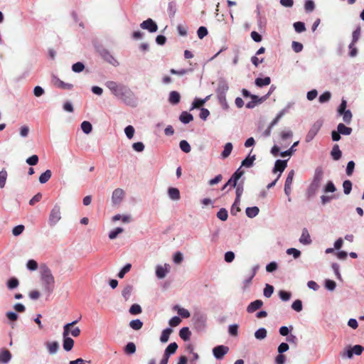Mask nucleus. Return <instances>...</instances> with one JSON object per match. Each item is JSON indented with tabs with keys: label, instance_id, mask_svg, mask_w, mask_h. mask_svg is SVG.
<instances>
[{
	"label": "nucleus",
	"instance_id": "0e129e2a",
	"mask_svg": "<svg viewBox=\"0 0 364 364\" xmlns=\"http://www.w3.org/2000/svg\"><path fill=\"white\" fill-rule=\"evenodd\" d=\"M38 162V156L37 155H32L26 159V163L31 166H35Z\"/></svg>",
	"mask_w": 364,
	"mask_h": 364
},
{
	"label": "nucleus",
	"instance_id": "b1692460",
	"mask_svg": "<svg viewBox=\"0 0 364 364\" xmlns=\"http://www.w3.org/2000/svg\"><path fill=\"white\" fill-rule=\"evenodd\" d=\"M271 82V79L269 77H265L264 78L258 77L255 80V85L258 87H263L266 85H269Z\"/></svg>",
	"mask_w": 364,
	"mask_h": 364
},
{
	"label": "nucleus",
	"instance_id": "c03bdc74",
	"mask_svg": "<svg viewBox=\"0 0 364 364\" xmlns=\"http://www.w3.org/2000/svg\"><path fill=\"white\" fill-rule=\"evenodd\" d=\"M294 28L297 33H301L306 30L305 24L301 21L294 23Z\"/></svg>",
	"mask_w": 364,
	"mask_h": 364
},
{
	"label": "nucleus",
	"instance_id": "72a5a7b5",
	"mask_svg": "<svg viewBox=\"0 0 364 364\" xmlns=\"http://www.w3.org/2000/svg\"><path fill=\"white\" fill-rule=\"evenodd\" d=\"M360 35V28H357L353 32V41L349 46V48H352L353 46L355 45V43L358 40Z\"/></svg>",
	"mask_w": 364,
	"mask_h": 364
},
{
	"label": "nucleus",
	"instance_id": "bb28decb",
	"mask_svg": "<svg viewBox=\"0 0 364 364\" xmlns=\"http://www.w3.org/2000/svg\"><path fill=\"white\" fill-rule=\"evenodd\" d=\"M172 331H173L172 329L170 328H167L164 329L161 333V335L160 337V341L162 343H166L168 341L169 336H170L171 333H172Z\"/></svg>",
	"mask_w": 364,
	"mask_h": 364
},
{
	"label": "nucleus",
	"instance_id": "412c9836",
	"mask_svg": "<svg viewBox=\"0 0 364 364\" xmlns=\"http://www.w3.org/2000/svg\"><path fill=\"white\" fill-rule=\"evenodd\" d=\"M252 101L249 102L246 105V107L248 109H252L254 108L256 105L261 103L262 100L261 98H259L257 95H251Z\"/></svg>",
	"mask_w": 364,
	"mask_h": 364
},
{
	"label": "nucleus",
	"instance_id": "3c124183",
	"mask_svg": "<svg viewBox=\"0 0 364 364\" xmlns=\"http://www.w3.org/2000/svg\"><path fill=\"white\" fill-rule=\"evenodd\" d=\"M299 144V141H296L294 143V144L291 146V148H289V150L283 151L280 154L281 156L285 157L287 156H291L293 152L294 151V147L296 146Z\"/></svg>",
	"mask_w": 364,
	"mask_h": 364
},
{
	"label": "nucleus",
	"instance_id": "20e7f679",
	"mask_svg": "<svg viewBox=\"0 0 364 364\" xmlns=\"http://www.w3.org/2000/svg\"><path fill=\"white\" fill-rule=\"evenodd\" d=\"M323 171L322 168L318 167L315 171L313 181L308 189V193L309 196H313L317 192L323 179Z\"/></svg>",
	"mask_w": 364,
	"mask_h": 364
},
{
	"label": "nucleus",
	"instance_id": "c85d7f7f",
	"mask_svg": "<svg viewBox=\"0 0 364 364\" xmlns=\"http://www.w3.org/2000/svg\"><path fill=\"white\" fill-rule=\"evenodd\" d=\"M167 272H168V270H167L166 267L159 265L156 267V274L158 278L163 279L166 277Z\"/></svg>",
	"mask_w": 364,
	"mask_h": 364
},
{
	"label": "nucleus",
	"instance_id": "bf43d9fd",
	"mask_svg": "<svg viewBox=\"0 0 364 364\" xmlns=\"http://www.w3.org/2000/svg\"><path fill=\"white\" fill-rule=\"evenodd\" d=\"M124 231L122 228H117L115 230L111 231L109 234V237L111 240L115 239L117 235Z\"/></svg>",
	"mask_w": 364,
	"mask_h": 364
},
{
	"label": "nucleus",
	"instance_id": "f3484780",
	"mask_svg": "<svg viewBox=\"0 0 364 364\" xmlns=\"http://www.w3.org/2000/svg\"><path fill=\"white\" fill-rule=\"evenodd\" d=\"M178 348L176 343L173 342L170 343L165 350L164 355L169 358V356L174 354Z\"/></svg>",
	"mask_w": 364,
	"mask_h": 364
},
{
	"label": "nucleus",
	"instance_id": "a19ab883",
	"mask_svg": "<svg viewBox=\"0 0 364 364\" xmlns=\"http://www.w3.org/2000/svg\"><path fill=\"white\" fill-rule=\"evenodd\" d=\"M217 217L220 220H221L223 221H225L228 219V214L227 210L225 209V208L220 209V210L217 213Z\"/></svg>",
	"mask_w": 364,
	"mask_h": 364
},
{
	"label": "nucleus",
	"instance_id": "f03ea898",
	"mask_svg": "<svg viewBox=\"0 0 364 364\" xmlns=\"http://www.w3.org/2000/svg\"><path fill=\"white\" fill-rule=\"evenodd\" d=\"M41 281L44 288V291L50 294L55 287V279L52 274L50 269L46 265L42 266L41 268Z\"/></svg>",
	"mask_w": 364,
	"mask_h": 364
},
{
	"label": "nucleus",
	"instance_id": "2f4dec72",
	"mask_svg": "<svg viewBox=\"0 0 364 364\" xmlns=\"http://www.w3.org/2000/svg\"><path fill=\"white\" fill-rule=\"evenodd\" d=\"M267 330L264 328H259L255 333V336L257 339L262 340L267 337Z\"/></svg>",
	"mask_w": 364,
	"mask_h": 364
},
{
	"label": "nucleus",
	"instance_id": "e2e57ef3",
	"mask_svg": "<svg viewBox=\"0 0 364 364\" xmlns=\"http://www.w3.org/2000/svg\"><path fill=\"white\" fill-rule=\"evenodd\" d=\"M279 296L282 301H286L290 299L291 294L290 292L281 290L279 292Z\"/></svg>",
	"mask_w": 364,
	"mask_h": 364
},
{
	"label": "nucleus",
	"instance_id": "9b49d317",
	"mask_svg": "<svg viewBox=\"0 0 364 364\" xmlns=\"http://www.w3.org/2000/svg\"><path fill=\"white\" fill-rule=\"evenodd\" d=\"M53 83L55 87L63 90H71L73 87L72 84L64 82L57 77H53Z\"/></svg>",
	"mask_w": 364,
	"mask_h": 364
},
{
	"label": "nucleus",
	"instance_id": "58836bf2",
	"mask_svg": "<svg viewBox=\"0 0 364 364\" xmlns=\"http://www.w3.org/2000/svg\"><path fill=\"white\" fill-rule=\"evenodd\" d=\"M141 311L142 310L141 306L137 304H132L129 309V313L132 315L139 314L141 313Z\"/></svg>",
	"mask_w": 364,
	"mask_h": 364
},
{
	"label": "nucleus",
	"instance_id": "603ef678",
	"mask_svg": "<svg viewBox=\"0 0 364 364\" xmlns=\"http://www.w3.org/2000/svg\"><path fill=\"white\" fill-rule=\"evenodd\" d=\"M273 292H274L273 286L268 284H266L265 288L264 289V296L269 298L272 296V294H273Z\"/></svg>",
	"mask_w": 364,
	"mask_h": 364
},
{
	"label": "nucleus",
	"instance_id": "4468645a",
	"mask_svg": "<svg viewBox=\"0 0 364 364\" xmlns=\"http://www.w3.org/2000/svg\"><path fill=\"white\" fill-rule=\"evenodd\" d=\"M299 242L304 245H309L311 242L310 235L306 228L303 229Z\"/></svg>",
	"mask_w": 364,
	"mask_h": 364
},
{
	"label": "nucleus",
	"instance_id": "774afa93",
	"mask_svg": "<svg viewBox=\"0 0 364 364\" xmlns=\"http://www.w3.org/2000/svg\"><path fill=\"white\" fill-rule=\"evenodd\" d=\"M341 115H343V119L346 123H350L352 119V114L350 110H347L344 113H343Z\"/></svg>",
	"mask_w": 364,
	"mask_h": 364
},
{
	"label": "nucleus",
	"instance_id": "c9c22d12",
	"mask_svg": "<svg viewBox=\"0 0 364 364\" xmlns=\"http://www.w3.org/2000/svg\"><path fill=\"white\" fill-rule=\"evenodd\" d=\"M174 309H177L178 314L182 318H187L190 317V313H189V311L187 309H183V308H181V307H179L178 306H175Z\"/></svg>",
	"mask_w": 364,
	"mask_h": 364
},
{
	"label": "nucleus",
	"instance_id": "13d9d810",
	"mask_svg": "<svg viewBox=\"0 0 364 364\" xmlns=\"http://www.w3.org/2000/svg\"><path fill=\"white\" fill-rule=\"evenodd\" d=\"M331 95L329 92H325L319 96L318 100L321 103H325L331 99Z\"/></svg>",
	"mask_w": 364,
	"mask_h": 364
},
{
	"label": "nucleus",
	"instance_id": "69168bd1",
	"mask_svg": "<svg viewBox=\"0 0 364 364\" xmlns=\"http://www.w3.org/2000/svg\"><path fill=\"white\" fill-rule=\"evenodd\" d=\"M305 10L307 12H311L314 9L315 5L313 1L311 0H306L305 2Z\"/></svg>",
	"mask_w": 364,
	"mask_h": 364
},
{
	"label": "nucleus",
	"instance_id": "7c9ffc66",
	"mask_svg": "<svg viewBox=\"0 0 364 364\" xmlns=\"http://www.w3.org/2000/svg\"><path fill=\"white\" fill-rule=\"evenodd\" d=\"M124 353L127 355L134 354L136 352V346L134 343L129 342L124 347Z\"/></svg>",
	"mask_w": 364,
	"mask_h": 364
},
{
	"label": "nucleus",
	"instance_id": "e433bc0d",
	"mask_svg": "<svg viewBox=\"0 0 364 364\" xmlns=\"http://www.w3.org/2000/svg\"><path fill=\"white\" fill-rule=\"evenodd\" d=\"M132 287L131 285H127L122 290V294L126 301H127L129 299V297L132 294Z\"/></svg>",
	"mask_w": 364,
	"mask_h": 364
},
{
	"label": "nucleus",
	"instance_id": "09e8293b",
	"mask_svg": "<svg viewBox=\"0 0 364 364\" xmlns=\"http://www.w3.org/2000/svg\"><path fill=\"white\" fill-rule=\"evenodd\" d=\"M336 188L332 181H328L324 187L323 191L325 193H333L336 191Z\"/></svg>",
	"mask_w": 364,
	"mask_h": 364
},
{
	"label": "nucleus",
	"instance_id": "9d476101",
	"mask_svg": "<svg viewBox=\"0 0 364 364\" xmlns=\"http://www.w3.org/2000/svg\"><path fill=\"white\" fill-rule=\"evenodd\" d=\"M140 26L143 29H146L151 33L156 32L158 29L156 23L151 18L144 21Z\"/></svg>",
	"mask_w": 364,
	"mask_h": 364
},
{
	"label": "nucleus",
	"instance_id": "4be33fe9",
	"mask_svg": "<svg viewBox=\"0 0 364 364\" xmlns=\"http://www.w3.org/2000/svg\"><path fill=\"white\" fill-rule=\"evenodd\" d=\"M191 335V333L188 327H183L179 331L180 337L185 341L190 339Z\"/></svg>",
	"mask_w": 364,
	"mask_h": 364
},
{
	"label": "nucleus",
	"instance_id": "4d7b16f0",
	"mask_svg": "<svg viewBox=\"0 0 364 364\" xmlns=\"http://www.w3.org/2000/svg\"><path fill=\"white\" fill-rule=\"evenodd\" d=\"M131 267H132V264H127L118 273V277L119 278H123L125 275L126 273H127L128 272L130 271L131 269Z\"/></svg>",
	"mask_w": 364,
	"mask_h": 364
},
{
	"label": "nucleus",
	"instance_id": "473e14b6",
	"mask_svg": "<svg viewBox=\"0 0 364 364\" xmlns=\"http://www.w3.org/2000/svg\"><path fill=\"white\" fill-rule=\"evenodd\" d=\"M81 129L85 134H90L92 132V126L90 122L84 121L81 124Z\"/></svg>",
	"mask_w": 364,
	"mask_h": 364
},
{
	"label": "nucleus",
	"instance_id": "393cba45",
	"mask_svg": "<svg viewBox=\"0 0 364 364\" xmlns=\"http://www.w3.org/2000/svg\"><path fill=\"white\" fill-rule=\"evenodd\" d=\"M181 122L188 124L193 119V117L191 114L187 112H183L179 117Z\"/></svg>",
	"mask_w": 364,
	"mask_h": 364
},
{
	"label": "nucleus",
	"instance_id": "6e6552de",
	"mask_svg": "<svg viewBox=\"0 0 364 364\" xmlns=\"http://www.w3.org/2000/svg\"><path fill=\"white\" fill-rule=\"evenodd\" d=\"M124 191L122 188H116L112 196V201L114 205H119L124 197Z\"/></svg>",
	"mask_w": 364,
	"mask_h": 364
},
{
	"label": "nucleus",
	"instance_id": "c756f323",
	"mask_svg": "<svg viewBox=\"0 0 364 364\" xmlns=\"http://www.w3.org/2000/svg\"><path fill=\"white\" fill-rule=\"evenodd\" d=\"M232 150V144L230 142L225 144L224 150L223 151L221 156L223 159H225L230 156Z\"/></svg>",
	"mask_w": 364,
	"mask_h": 364
},
{
	"label": "nucleus",
	"instance_id": "052dcab7",
	"mask_svg": "<svg viewBox=\"0 0 364 364\" xmlns=\"http://www.w3.org/2000/svg\"><path fill=\"white\" fill-rule=\"evenodd\" d=\"M24 228V225H18L13 228L12 233L14 236H18L23 232Z\"/></svg>",
	"mask_w": 364,
	"mask_h": 364
},
{
	"label": "nucleus",
	"instance_id": "864d4df0",
	"mask_svg": "<svg viewBox=\"0 0 364 364\" xmlns=\"http://www.w3.org/2000/svg\"><path fill=\"white\" fill-rule=\"evenodd\" d=\"M287 255H292L294 259H297L301 255V252L296 248H289L287 250Z\"/></svg>",
	"mask_w": 364,
	"mask_h": 364
},
{
	"label": "nucleus",
	"instance_id": "aec40b11",
	"mask_svg": "<svg viewBox=\"0 0 364 364\" xmlns=\"http://www.w3.org/2000/svg\"><path fill=\"white\" fill-rule=\"evenodd\" d=\"M331 155L335 161H338L341 158L342 152L338 144H335L331 151Z\"/></svg>",
	"mask_w": 364,
	"mask_h": 364
},
{
	"label": "nucleus",
	"instance_id": "a878e982",
	"mask_svg": "<svg viewBox=\"0 0 364 364\" xmlns=\"http://www.w3.org/2000/svg\"><path fill=\"white\" fill-rule=\"evenodd\" d=\"M52 172L50 170H46L44 173H43L39 177V182L41 183H46L48 182L51 178Z\"/></svg>",
	"mask_w": 364,
	"mask_h": 364
},
{
	"label": "nucleus",
	"instance_id": "37998d69",
	"mask_svg": "<svg viewBox=\"0 0 364 364\" xmlns=\"http://www.w3.org/2000/svg\"><path fill=\"white\" fill-rule=\"evenodd\" d=\"M85 69V65L81 62L74 63L72 66V70L75 73H80Z\"/></svg>",
	"mask_w": 364,
	"mask_h": 364
},
{
	"label": "nucleus",
	"instance_id": "2eb2a0df",
	"mask_svg": "<svg viewBox=\"0 0 364 364\" xmlns=\"http://www.w3.org/2000/svg\"><path fill=\"white\" fill-rule=\"evenodd\" d=\"M168 194L169 198L173 200H178L181 198L180 191L177 188H169L168 189Z\"/></svg>",
	"mask_w": 364,
	"mask_h": 364
},
{
	"label": "nucleus",
	"instance_id": "cd10ccee",
	"mask_svg": "<svg viewBox=\"0 0 364 364\" xmlns=\"http://www.w3.org/2000/svg\"><path fill=\"white\" fill-rule=\"evenodd\" d=\"M259 208L256 206L254 207H249L246 208V214L249 218H254L259 213Z\"/></svg>",
	"mask_w": 364,
	"mask_h": 364
},
{
	"label": "nucleus",
	"instance_id": "f257e3e1",
	"mask_svg": "<svg viewBox=\"0 0 364 364\" xmlns=\"http://www.w3.org/2000/svg\"><path fill=\"white\" fill-rule=\"evenodd\" d=\"M106 86L112 95L125 105L132 107L138 105L137 97L127 85L114 81H108L106 82Z\"/></svg>",
	"mask_w": 364,
	"mask_h": 364
},
{
	"label": "nucleus",
	"instance_id": "39448f33",
	"mask_svg": "<svg viewBox=\"0 0 364 364\" xmlns=\"http://www.w3.org/2000/svg\"><path fill=\"white\" fill-rule=\"evenodd\" d=\"M228 351L229 348L223 345L218 346L213 349V355L218 360L223 359Z\"/></svg>",
	"mask_w": 364,
	"mask_h": 364
},
{
	"label": "nucleus",
	"instance_id": "a211bd4d",
	"mask_svg": "<svg viewBox=\"0 0 364 364\" xmlns=\"http://www.w3.org/2000/svg\"><path fill=\"white\" fill-rule=\"evenodd\" d=\"M181 100V95L176 91H171L169 93L168 101L172 105H177Z\"/></svg>",
	"mask_w": 364,
	"mask_h": 364
},
{
	"label": "nucleus",
	"instance_id": "5701e85b",
	"mask_svg": "<svg viewBox=\"0 0 364 364\" xmlns=\"http://www.w3.org/2000/svg\"><path fill=\"white\" fill-rule=\"evenodd\" d=\"M337 129L341 134L350 135L352 132L350 127H348L342 123L338 124Z\"/></svg>",
	"mask_w": 364,
	"mask_h": 364
},
{
	"label": "nucleus",
	"instance_id": "0eeeda50",
	"mask_svg": "<svg viewBox=\"0 0 364 364\" xmlns=\"http://www.w3.org/2000/svg\"><path fill=\"white\" fill-rule=\"evenodd\" d=\"M321 127V124L319 122H316L312 125V127H311V129H309V131L308 132V133L306 136V138H305L306 142L309 143L313 140V139L315 137V136L318 132Z\"/></svg>",
	"mask_w": 364,
	"mask_h": 364
},
{
	"label": "nucleus",
	"instance_id": "6ab92c4d",
	"mask_svg": "<svg viewBox=\"0 0 364 364\" xmlns=\"http://www.w3.org/2000/svg\"><path fill=\"white\" fill-rule=\"evenodd\" d=\"M46 346L50 354L55 353L59 348V344L57 341H48Z\"/></svg>",
	"mask_w": 364,
	"mask_h": 364
},
{
	"label": "nucleus",
	"instance_id": "5fc2aeb1",
	"mask_svg": "<svg viewBox=\"0 0 364 364\" xmlns=\"http://www.w3.org/2000/svg\"><path fill=\"white\" fill-rule=\"evenodd\" d=\"M124 132L127 138L131 139L134 134V128L132 125H129L124 129Z\"/></svg>",
	"mask_w": 364,
	"mask_h": 364
},
{
	"label": "nucleus",
	"instance_id": "ea45409f",
	"mask_svg": "<svg viewBox=\"0 0 364 364\" xmlns=\"http://www.w3.org/2000/svg\"><path fill=\"white\" fill-rule=\"evenodd\" d=\"M181 149L185 153H189L191 151V146L186 140H182L179 143Z\"/></svg>",
	"mask_w": 364,
	"mask_h": 364
},
{
	"label": "nucleus",
	"instance_id": "680f3d73",
	"mask_svg": "<svg viewBox=\"0 0 364 364\" xmlns=\"http://www.w3.org/2000/svg\"><path fill=\"white\" fill-rule=\"evenodd\" d=\"M197 34L200 39H203L208 35V29L205 26H200L198 29Z\"/></svg>",
	"mask_w": 364,
	"mask_h": 364
},
{
	"label": "nucleus",
	"instance_id": "338daca9",
	"mask_svg": "<svg viewBox=\"0 0 364 364\" xmlns=\"http://www.w3.org/2000/svg\"><path fill=\"white\" fill-rule=\"evenodd\" d=\"M181 322V319L178 316H174L169 320L168 323L171 326L175 327L178 326Z\"/></svg>",
	"mask_w": 364,
	"mask_h": 364
},
{
	"label": "nucleus",
	"instance_id": "1a4fd4ad",
	"mask_svg": "<svg viewBox=\"0 0 364 364\" xmlns=\"http://www.w3.org/2000/svg\"><path fill=\"white\" fill-rule=\"evenodd\" d=\"M258 269H259V265H255L250 271V272L248 274V276H247V278L245 279L243 281V282H242V284H243V287L242 288H243L244 290L247 289L250 287V284L252 282V280L254 278V277L255 276Z\"/></svg>",
	"mask_w": 364,
	"mask_h": 364
},
{
	"label": "nucleus",
	"instance_id": "f8f14e48",
	"mask_svg": "<svg viewBox=\"0 0 364 364\" xmlns=\"http://www.w3.org/2000/svg\"><path fill=\"white\" fill-rule=\"evenodd\" d=\"M287 166V160H277L275 162V164H274L273 172L276 173L277 171H279L280 173L278 176V178H279L281 176V173L284 171Z\"/></svg>",
	"mask_w": 364,
	"mask_h": 364
},
{
	"label": "nucleus",
	"instance_id": "49530a36",
	"mask_svg": "<svg viewBox=\"0 0 364 364\" xmlns=\"http://www.w3.org/2000/svg\"><path fill=\"white\" fill-rule=\"evenodd\" d=\"M240 201V200H236V199L235 200V202L232 204L231 210H230V213L232 215H236L237 213L240 211V208L239 207Z\"/></svg>",
	"mask_w": 364,
	"mask_h": 364
},
{
	"label": "nucleus",
	"instance_id": "7ed1b4c3",
	"mask_svg": "<svg viewBox=\"0 0 364 364\" xmlns=\"http://www.w3.org/2000/svg\"><path fill=\"white\" fill-rule=\"evenodd\" d=\"M78 322L77 320L74 321L71 323H67L63 327V349L66 351H70L72 350L74 346V341L73 338L69 337L70 335V328L73 327L75 324Z\"/></svg>",
	"mask_w": 364,
	"mask_h": 364
},
{
	"label": "nucleus",
	"instance_id": "4c0bfd02",
	"mask_svg": "<svg viewBox=\"0 0 364 364\" xmlns=\"http://www.w3.org/2000/svg\"><path fill=\"white\" fill-rule=\"evenodd\" d=\"M129 326L134 330H139L141 328L143 323L139 319H135L130 321Z\"/></svg>",
	"mask_w": 364,
	"mask_h": 364
},
{
	"label": "nucleus",
	"instance_id": "dca6fc26",
	"mask_svg": "<svg viewBox=\"0 0 364 364\" xmlns=\"http://www.w3.org/2000/svg\"><path fill=\"white\" fill-rule=\"evenodd\" d=\"M11 358V354L9 350L3 349L0 351V363H6Z\"/></svg>",
	"mask_w": 364,
	"mask_h": 364
},
{
	"label": "nucleus",
	"instance_id": "f704fd0d",
	"mask_svg": "<svg viewBox=\"0 0 364 364\" xmlns=\"http://www.w3.org/2000/svg\"><path fill=\"white\" fill-rule=\"evenodd\" d=\"M255 160V155L252 156H248L242 161V166L245 167H250L252 166L254 161Z\"/></svg>",
	"mask_w": 364,
	"mask_h": 364
},
{
	"label": "nucleus",
	"instance_id": "de8ad7c7",
	"mask_svg": "<svg viewBox=\"0 0 364 364\" xmlns=\"http://www.w3.org/2000/svg\"><path fill=\"white\" fill-rule=\"evenodd\" d=\"M19 284L18 280L16 278H11L7 282V287L9 289H12L16 288Z\"/></svg>",
	"mask_w": 364,
	"mask_h": 364
},
{
	"label": "nucleus",
	"instance_id": "8fccbe9b",
	"mask_svg": "<svg viewBox=\"0 0 364 364\" xmlns=\"http://www.w3.org/2000/svg\"><path fill=\"white\" fill-rule=\"evenodd\" d=\"M7 178V172L5 170H2L0 171V188H2L4 187L6 184V181Z\"/></svg>",
	"mask_w": 364,
	"mask_h": 364
},
{
	"label": "nucleus",
	"instance_id": "79ce46f5",
	"mask_svg": "<svg viewBox=\"0 0 364 364\" xmlns=\"http://www.w3.org/2000/svg\"><path fill=\"white\" fill-rule=\"evenodd\" d=\"M343 192L345 194L348 195L350 193L352 190V183L349 180H346L343 183Z\"/></svg>",
	"mask_w": 364,
	"mask_h": 364
},
{
	"label": "nucleus",
	"instance_id": "ddd939ff",
	"mask_svg": "<svg viewBox=\"0 0 364 364\" xmlns=\"http://www.w3.org/2000/svg\"><path fill=\"white\" fill-rule=\"evenodd\" d=\"M263 305V302L262 300H255V301H252L251 302L247 308V311L248 313H253L255 312V311L259 309Z\"/></svg>",
	"mask_w": 364,
	"mask_h": 364
},
{
	"label": "nucleus",
	"instance_id": "a18cd8bd",
	"mask_svg": "<svg viewBox=\"0 0 364 364\" xmlns=\"http://www.w3.org/2000/svg\"><path fill=\"white\" fill-rule=\"evenodd\" d=\"M291 308H292L294 311H297V312H300V311L302 310V308H303L301 301V300H299V299H296V300H295V301L292 303V304H291Z\"/></svg>",
	"mask_w": 364,
	"mask_h": 364
},
{
	"label": "nucleus",
	"instance_id": "6e6d98bb",
	"mask_svg": "<svg viewBox=\"0 0 364 364\" xmlns=\"http://www.w3.org/2000/svg\"><path fill=\"white\" fill-rule=\"evenodd\" d=\"M176 12V4L174 1H170L168 4V13L170 16H173Z\"/></svg>",
	"mask_w": 364,
	"mask_h": 364
},
{
	"label": "nucleus",
	"instance_id": "423d86ee",
	"mask_svg": "<svg viewBox=\"0 0 364 364\" xmlns=\"http://www.w3.org/2000/svg\"><path fill=\"white\" fill-rule=\"evenodd\" d=\"M60 218H61V216H60V206L58 205H55L50 213V217H49L50 223L51 225H55L60 220Z\"/></svg>",
	"mask_w": 364,
	"mask_h": 364
}]
</instances>
